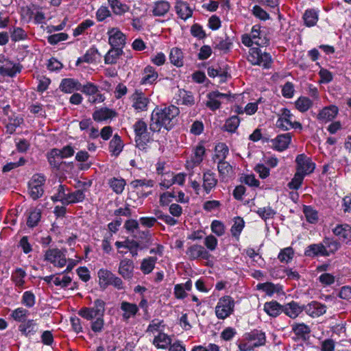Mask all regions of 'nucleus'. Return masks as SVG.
<instances>
[{
    "mask_svg": "<svg viewBox=\"0 0 351 351\" xmlns=\"http://www.w3.org/2000/svg\"><path fill=\"white\" fill-rule=\"evenodd\" d=\"M86 199L84 190H76L74 192L66 193V204H72L82 202Z\"/></svg>",
    "mask_w": 351,
    "mask_h": 351,
    "instance_id": "35",
    "label": "nucleus"
},
{
    "mask_svg": "<svg viewBox=\"0 0 351 351\" xmlns=\"http://www.w3.org/2000/svg\"><path fill=\"white\" fill-rule=\"evenodd\" d=\"M247 60L253 65H258L263 69H269L272 64V59L269 53L262 52L258 47L250 49Z\"/></svg>",
    "mask_w": 351,
    "mask_h": 351,
    "instance_id": "5",
    "label": "nucleus"
},
{
    "mask_svg": "<svg viewBox=\"0 0 351 351\" xmlns=\"http://www.w3.org/2000/svg\"><path fill=\"white\" fill-rule=\"evenodd\" d=\"M312 101L306 97H300L295 101V106L300 112L307 111L312 106Z\"/></svg>",
    "mask_w": 351,
    "mask_h": 351,
    "instance_id": "49",
    "label": "nucleus"
},
{
    "mask_svg": "<svg viewBox=\"0 0 351 351\" xmlns=\"http://www.w3.org/2000/svg\"><path fill=\"white\" fill-rule=\"evenodd\" d=\"M108 1L113 12L117 15H122L130 10V7L128 5L121 3L119 0Z\"/></svg>",
    "mask_w": 351,
    "mask_h": 351,
    "instance_id": "38",
    "label": "nucleus"
},
{
    "mask_svg": "<svg viewBox=\"0 0 351 351\" xmlns=\"http://www.w3.org/2000/svg\"><path fill=\"white\" fill-rule=\"evenodd\" d=\"M227 97L226 94L221 93L219 91L210 92L207 95L208 101L206 106L211 110L219 109L221 106L220 99Z\"/></svg>",
    "mask_w": 351,
    "mask_h": 351,
    "instance_id": "17",
    "label": "nucleus"
},
{
    "mask_svg": "<svg viewBox=\"0 0 351 351\" xmlns=\"http://www.w3.org/2000/svg\"><path fill=\"white\" fill-rule=\"evenodd\" d=\"M186 253L191 260H195L198 258L208 259L209 256L208 252L200 245H193L189 247Z\"/></svg>",
    "mask_w": 351,
    "mask_h": 351,
    "instance_id": "18",
    "label": "nucleus"
},
{
    "mask_svg": "<svg viewBox=\"0 0 351 351\" xmlns=\"http://www.w3.org/2000/svg\"><path fill=\"white\" fill-rule=\"evenodd\" d=\"M175 8L177 14L184 21L192 16L193 10L186 2L182 1L177 2Z\"/></svg>",
    "mask_w": 351,
    "mask_h": 351,
    "instance_id": "28",
    "label": "nucleus"
},
{
    "mask_svg": "<svg viewBox=\"0 0 351 351\" xmlns=\"http://www.w3.org/2000/svg\"><path fill=\"white\" fill-rule=\"evenodd\" d=\"M120 308L123 311V319L128 320L130 317H134L138 311V307L136 304L123 301L121 303Z\"/></svg>",
    "mask_w": 351,
    "mask_h": 351,
    "instance_id": "26",
    "label": "nucleus"
},
{
    "mask_svg": "<svg viewBox=\"0 0 351 351\" xmlns=\"http://www.w3.org/2000/svg\"><path fill=\"white\" fill-rule=\"evenodd\" d=\"M338 112V108L335 106H326L319 111L317 115V119L319 121L326 123L334 119Z\"/></svg>",
    "mask_w": 351,
    "mask_h": 351,
    "instance_id": "15",
    "label": "nucleus"
},
{
    "mask_svg": "<svg viewBox=\"0 0 351 351\" xmlns=\"http://www.w3.org/2000/svg\"><path fill=\"white\" fill-rule=\"evenodd\" d=\"M106 302L99 298L96 299L93 306L83 307L78 311V315L87 320H93L98 317H104L105 313Z\"/></svg>",
    "mask_w": 351,
    "mask_h": 351,
    "instance_id": "4",
    "label": "nucleus"
},
{
    "mask_svg": "<svg viewBox=\"0 0 351 351\" xmlns=\"http://www.w3.org/2000/svg\"><path fill=\"white\" fill-rule=\"evenodd\" d=\"M179 113V108L173 105L156 108L151 114L149 130L153 132H159L162 128L168 131L171 130L176 123Z\"/></svg>",
    "mask_w": 351,
    "mask_h": 351,
    "instance_id": "1",
    "label": "nucleus"
},
{
    "mask_svg": "<svg viewBox=\"0 0 351 351\" xmlns=\"http://www.w3.org/2000/svg\"><path fill=\"white\" fill-rule=\"evenodd\" d=\"M104 326V317H98L92 320L90 328L94 332L99 333L103 330Z\"/></svg>",
    "mask_w": 351,
    "mask_h": 351,
    "instance_id": "64",
    "label": "nucleus"
},
{
    "mask_svg": "<svg viewBox=\"0 0 351 351\" xmlns=\"http://www.w3.org/2000/svg\"><path fill=\"white\" fill-rule=\"evenodd\" d=\"M40 217L41 211L37 208L34 209L29 215L27 225L30 228L36 226L40 221Z\"/></svg>",
    "mask_w": 351,
    "mask_h": 351,
    "instance_id": "48",
    "label": "nucleus"
},
{
    "mask_svg": "<svg viewBox=\"0 0 351 351\" xmlns=\"http://www.w3.org/2000/svg\"><path fill=\"white\" fill-rule=\"evenodd\" d=\"M99 278V285L103 289H106L110 285L114 274L110 271L105 269H100L97 273Z\"/></svg>",
    "mask_w": 351,
    "mask_h": 351,
    "instance_id": "30",
    "label": "nucleus"
},
{
    "mask_svg": "<svg viewBox=\"0 0 351 351\" xmlns=\"http://www.w3.org/2000/svg\"><path fill=\"white\" fill-rule=\"evenodd\" d=\"M133 128L135 133L136 146L139 149L145 150L147 143L152 140L147 123L143 120L139 119L134 124Z\"/></svg>",
    "mask_w": 351,
    "mask_h": 351,
    "instance_id": "2",
    "label": "nucleus"
},
{
    "mask_svg": "<svg viewBox=\"0 0 351 351\" xmlns=\"http://www.w3.org/2000/svg\"><path fill=\"white\" fill-rule=\"evenodd\" d=\"M97 53V49L95 48L89 49L86 53L77 59L76 65H80L82 62L91 63L95 60V55Z\"/></svg>",
    "mask_w": 351,
    "mask_h": 351,
    "instance_id": "44",
    "label": "nucleus"
},
{
    "mask_svg": "<svg viewBox=\"0 0 351 351\" xmlns=\"http://www.w3.org/2000/svg\"><path fill=\"white\" fill-rule=\"evenodd\" d=\"M304 305L300 306L297 302L292 301L283 305L282 312L291 319L296 318L303 311Z\"/></svg>",
    "mask_w": 351,
    "mask_h": 351,
    "instance_id": "21",
    "label": "nucleus"
},
{
    "mask_svg": "<svg viewBox=\"0 0 351 351\" xmlns=\"http://www.w3.org/2000/svg\"><path fill=\"white\" fill-rule=\"evenodd\" d=\"M184 56L181 49L178 48H173L169 54L171 62L177 67L182 66L184 64Z\"/></svg>",
    "mask_w": 351,
    "mask_h": 351,
    "instance_id": "36",
    "label": "nucleus"
},
{
    "mask_svg": "<svg viewBox=\"0 0 351 351\" xmlns=\"http://www.w3.org/2000/svg\"><path fill=\"white\" fill-rule=\"evenodd\" d=\"M171 4L165 0H158L154 3L152 12L154 16H164L170 10Z\"/></svg>",
    "mask_w": 351,
    "mask_h": 351,
    "instance_id": "20",
    "label": "nucleus"
},
{
    "mask_svg": "<svg viewBox=\"0 0 351 351\" xmlns=\"http://www.w3.org/2000/svg\"><path fill=\"white\" fill-rule=\"evenodd\" d=\"M29 315V311L23 308L19 307L14 310L11 313V317L16 322L23 323L25 322L27 317Z\"/></svg>",
    "mask_w": 351,
    "mask_h": 351,
    "instance_id": "45",
    "label": "nucleus"
},
{
    "mask_svg": "<svg viewBox=\"0 0 351 351\" xmlns=\"http://www.w3.org/2000/svg\"><path fill=\"white\" fill-rule=\"evenodd\" d=\"M283 306L276 301L266 302L264 305V311L271 317H276L282 312Z\"/></svg>",
    "mask_w": 351,
    "mask_h": 351,
    "instance_id": "32",
    "label": "nucleus"
},
{
    "mask_svg": "<svg viewBox=\"0 0 351 351\" xmlns=\"http://www.w3.org/2000/svg\"><path fill=\"white\" fill-rule=\"evenodd\" d=\"M304 255L308 257L318 256H328L327 250L325 249L322 243L309 245L304 251Z\"/></svg>",
    "mask_w": 351,
    "mask_h": 351,
    "instance_id": "19",
    "label": "nucleus"
},
{
    "mask_svg": "<svg viewBox=\"0 0 351 351\" xmlns=\"http://www.w3.org/2000/svg\"><path fill=\"white\" fill-rule=\"evenodd\" d=\"M217 169L222 178L228 176L232 171V166L225 160L218 161Z\"/></svg>",
    "mask_w": 351,
    "mask_h": 351,
    "instance_id": "50",
    "label": "nucleus"
},
{
    "mask_svg": "<svg viewBox=\"0 0 351 351\" xmlns=\"http://www.w3.org/2000/svg\"><path fill=\"white\" fill-rule=\"evenodd\" d=\"M26 274L22 269H16L15 272L12 275V280L15 285L19 287H23L25 283L24 278Z\"/></svg>",
    "mask_w": 351,
    "mask_h": 351,
    "instance_id": "51",
    "label": "nucleus"
},
{
    "mask_svg": "<svg viewBox=\"0 0 351 351\" xmlns=\"http://www.w3.org/2000/svg\"><path fill=\"white\" fill-rule=\"evenodd\" d=\"M203 188L206 193H209L217 185V179L215 174L210 171H207L203 174Z\"/></svg>",
    "mask_w": 351,
    "mask_h": 351,
    "instance_id": "24",
    "label": "nucleus"
},
{
    "mask_svg": "<svg viewBox=\"0 0 351 351\" xmlns=\"http://www.w3.org/2000/svg\"><path fill=\"white\" fill-rule=\"evenodd\" d=\"M60 90L66 93H71L81 89V84L72 78L63 79L60 85Z\"/></svg>",
    "mask_w": 351,
    "mask_h": 351,
    "instance_id": "25",
    "label": "nucleus"
},
{
    "mask_svg": "<svg viewBox=\"0 0 351 351\" xmlns=\"http://www.w3.org/2000/svg\"><path fill=\"white\" fill-rule=\"evenodd\" d=\"M21 69L22 66L19 64H14L12 67L1 66L0 74L13 77L16 73L21 71Z\"/></svg>",
    "mask_w": 351,
    "mask_h": 351,
    "instance_id": "43",
    "label": "nucleus"
},
{
    "mask_svg": "<svg viewBox=\"0 0 351 351\" xmlns=\"http://www.w3.org/2000/svg\"><path fill=\"white\" fill-rule=\"evenodd\" d=\"M303 19L304 23L308 27L313 26L316 24L318 20L317 12L313 10H308L305 12Z\"/></svg>",
    "mask_w": 351,
    "mask_h": 351,
    "instance_id": "47",
    "label": "nucleus"
},
{
    "mask_svg": "<svg viewBox=\"0 0 351 351\" xmlns=\"http://www.w3.org/2000/svg\"><path fill=\"white\" fill-rule=\"evenodd\" d=\"M45 261L50 262L55 267H62L66 263L65 254L58 248L47 250L45 254Z\"/></svg>",
    "mask_w": 351,
    "mask_h": 351,
    "instance_id": "9",
    "label": "nucleus"
},
{
    "mask_svg": "<svg viewBox=\"0 0 351 351\" xmlns=\"http://www.w3.org/2000/svg\"><path fill=\"white\" fill-rule=\"evenodd\" d=\"M304 177L305 176H302V174H300V173L295 172L293 178L288 183L287 186L290 189L293 190L299 189L302 186Z\"/></svg>",
    "mask_w": 351,
    "mask_h": 351,
    "instance_id": "53",
    "label": "nucleus"
},
{
    "mask_svg": "<svg viewBox=\"0 0 351 351\" xmlns=\"http://www.w3.org/2000/svg\"><path fill=\"white\" fill-rule=\"evenodd\" d=\"M116 116V112L108 108H101L95 110L93 114V119L95 121L101 122L112 119Z\"/></svg>",
    "mask_w": 351,
    "mask_h": 351,
    "instance_id": "27",
    "label": "nucleus"
},
{
    "mask_svg": "<svg viewBox=\"0 0 351 351\" xmlns=\"http://www.w3.org/2000/svg\"><path fill=\"white\" fill-rule=\"evenodd\" d=\"M293 115L289 110L282 108L276 122L277 127L283 130H288L290 128L302 129V124L298 121H293Z\"/></svg>",
    "mask_w": 351,
    "mask_h": 351,
    "instance_id": "7",
    "label": "nucleus"
},
{
    "mask_svg": "<svg viewBox=\"0 0 351 351\" xmlns=\"http://www.w3.org/2000/svg\"><path fill=\"white\" fill-rule=\"evenodd\" d=\"M257 289L263 290L269 295H271L274 293L279 291L278 287L271 282L258 284Z\"/></svg>",
    "mask_w": 351,
    "mask_h": 351,
    "instance_id": "57",
    "label": "nucleus"
},
{
    "mask_svg": "<svg viewBox=\"0 0 351 351\" xmlns=\"http://www.w3.org/2000/svg\"><path fill=\"white\" fill-rule=\"evenodd\" d=\"M158 77V75L155 69L151 66H147L143 70L141 82L142 84H152Z\"/></svg>",
    "mask_w": 351,
    "mask_h": 351,
    "instance_id": "31",
    "label": "nucleus"
},
{
    "mask_svg": "<svg viewBox=\"0 0 351 351\" xmlns=\"http://www.w3.org/2000/svg\"><path fill=\"white\" fill-rule=\"evenodd\" d=\"M240 120L237 116H232L226 120L224 128L226 131L234 132L239 125Z\"/></svg>",
    "mask_w": 351,
    "mask_h": 351,
    "instance_id": "56",
    "label": "nucleus"
},
{
    "mask_svg": "<svg viewBox=\"0 0 351 351\" xmlns=\"http://www.w3.org/2000/svg\"><path fill=\"white\" fill-rule=\"evenodd\" d=\"M80 90L90 97L92 95L97 93V92L99 90V88L93 83L87 82L86 84H81V89Z\"/></svg>",
    "mask_w": 351,
    "mask_h": 351,
    "instance_id": "63",
    "label": "nucleus"
},
{
    "mask_svg": "<svg viewBox=\"0 0 351 351\" xmlns=\"http://www.w3.org/2000/svg\"><path fill=\"white\" fill-rule=\"evenodd\" d=\"M244 221L241 217H238L234 219V224L230 230L233 237H239L244 228Z\"/></svg>",
    "mask_w": 351,
    "mask_h": 351,
    "instance_id": "55",
    "label": "nucleus"
},
{
    "mask_svg": "<svg viewBox=\"0 0 351 351\" xmlns=\"http://www.w3.org/2000/svg\"><path fill=\"white\" fill-rule=\"evenodd\" d=\"M291 328L295 335L302 338H305L311 332L309 326L303 323L293 324Z\"/></svg>",
    "mask_w": 351,
    "mask_h": 351,
    "instance_id": "42",
    "label": "nucleus"
},
{
    "mask_svg": "<svg viewBox=\"0 0 351 351\" xmlns=\"http://www.w3.org/2000/svg\"><path fill=\"white\" fill-rule=\"evenodd\" d=\"M256 213L262 219L265 220L272 218L276 215L274 210H273L269 206L259 208Z\"/></svg>",
    "mask_w": 351,
    "mask_h": 351,
    "instance_id": "62",
    "label": "nucleus"
},
{
    "mask_svg": "<svg viewBox=\"0 0 351 351\" xmlns=\"http://www.w3.org/2000/svg\"><path fill=\"white\" fill-rule=\"evenodd\" d=\"M255 41L254 44L259 47H264L269 44V40L263 36L261 31V26L255 25L252 27L249 34Z\"/></svg>",
    "mask_w": 351,
    "mask_h": 351,
    "instance_id": "22",
    "label": "nucleus"
},
{
    "mask_svg": "<svg viewBox=\"0 0 351 351\" xmlns=\"http://www.w3.org/2000/svg\"><path fill=\"white\" fill-rule=\"evenodd\" d=\"M66 186L64 185L60 184L58 189L57 193L51 197V199L53 202L60 201L63 204H66Z\"/></svg>",
    "mask_w": 351,
    "mask_h": 351,
    "instance_id": "58",
    "label": "nucleus"
},
{
    "mask_svg": "<svg viewBox=\"0 0 351 351\" xmlns=\"http://www.w3.org/2000/svg\"><path fill=\"white\" fill-rule=\"evenodd\" d=\"M108 43L112 47H121L123 49L125 45L126 36L117 27L109 28L107 32Z\"/></svg>",
    "mask_w": 351,
    "mask_h": 351,
    "instance_id": "11",
    "label": "nucleus"
},
{
    "mask_svg": "<svg viewBox=\"0 0 351 351\" xmlns=\"http://www.w3.org/2000/svg\"><path fill=\"white\" fill-rule=\"evenodd\" d=\"M45 181V176L41 173L34 174L32 177L28 182V193L32 199L36 200L43 196Z\"/></svg>",
    "mask_w": 351,
    "mask_h": 351,
    "instance_id": "6",
    "label": "nucleus"
},
{
    "mask_svg": "<svg viewBox=\"0 0 351 351\" xmlns=\"http://www.w3.org/2000/svg\"><path fill=\"white\" fill-rule=\"evenodd\" d=\"M293 254L292 247H286L280 251L278 258L282 263H288L293 258Z\"/></svg>",
    "mask_w": 351,
    "mask_h": 351,
    "instance_id": "59",
    "label": "nucleus"
},
{
    "mask_svg": "<svg viewBox=\"0 0 351 351\" xmlns=\"http://www.w3.org/2000/svg\"><path fill=\"white\" fill-rule=\"evenodd\" d=\"M303 213L306 220L311 223H315L318 219L317 213L310 206H304Z\"/></svg>",
    "mask_w": 351,
    "mask_h": 351,
    "instance_id": "54",
    "label": "nucleus"
},
{
    "mask_svg": "<svg viewBox=\"0 0 351 351\" xmlns=\"http://www.w3.org/2000/svg\"><path fill=\"white\" fill-rule=\"evenodd\" d=\"M304 309L308 316L315 318L325 314L327 306L317 301H312L306 305H304Z\"/></svg>",
    "mask_w": 351,
    "mask_h": 351,
    "instance_id": "12",
    "label": "nucleus"
},
{
    "mask_svg": "<svg viewBox=\"0 0 351 351\" xmlns=\"http://www.w3.org/2000/svg\"><path fill=\"white\" fill-rule=\"evenodd\" d=\"M296 172L304 176L311 174L315 168V164L305 154H299L295 158Z\"/></svg>",
    "mask_w": 351,
    "mask_h": 351,
    "instance_id": "8",
    "label": "nucleus"
},
{
    "mask_svg": "<svg viewBox=\"0 0 351 351\" xmlns=\"http://www.w3.org/2000/svg\"><path fill=\"white\" fill-rule=\"evenodd\" d=\"M27 35L26 32L21 27H15L11 32V39L14 42H18L26 39Z\"/></svg>",
    "mask_w": 351,
    "mask_h": 351,
    "instance_id": "61",
    "label": "nucleus"
},
{
    "mask_svg": "<svg viewBox=\"0 0 351 351\" xmlns=\"http://www.w3.org/2000/svg\"><path fill=\"white\" fill-rule=\"evenodd\" d=\"M19 330L25 337H31L36 333L38 327L34 320L28 319L19 325Z\"/></svg>",
    "mask_w": 351,
    "mask_h": 351,
    "instance_id": "29",
    "label": "nucleus"
},
{
    "mask_svg": "<svg viewBox=\"0 0 351 351\" xmlns=\"http://www.w3.org/2000/svg\"><path fill=\"white\" fill-rule=\"evenodd\" d=\"M36 298L34 294L30 291H25L22 295L21 303L27 308H32L34 306Z\"/></svg>",
    "mask_w": 351,
    "mask_h": 351,
    "instance_id": "52",
    "label": "nucleus"
},
{
    "mask_svg": "<svg viewBox=\"0 0 351 351\" xmlns=\"http://www.w3.org/2000/svg\"><path fill=\"white\" fill-rule=\"evenodd\" d=\"M156 261L157 258L154 256L144 258L141 263L140 269L144 274H149L154 270Z\"/></svg>",
    "mask_w": 351,
    "mask_h": 351,
    "instance_id": "37",
    "label": "nucleus"
},
{
    "mask_svg": "<svg viewBox=\"0 0 351 351\" xmlns=\"http://www.w3.org/2000/svg\"><path fill=\"white\" fill-rule=\"evenodd\" d=\"M245 339L251 341L254 346L258 347L265 343V335L261 330H254L245 335Z\"/></svg>",
    "mask_w": 351,
    "mask_h": 351,
    "instance_id": "23",
    "label": "nucleus"
},
{
    "mask_svg": "<svg viewBox=\"0 0 351 351\" xmlns=\"http://www.w3.org/2000/svg\"><path fill=\"white\" fill-rule=\"evenodd\" d=\"M123 53V49L121 47H112L105 56L104 62L107 64H116L120 56Z\"/></svg>",
    "mask_w": 351,
    "mask_h": 351,
    "instance_id": "33",
    "label": "nucleus"
},
{
    "mask_svg": "<svg viewBox=\"0 0 351 351\" xmlns=\"http://www.w3.org/2000/svg\"><path fill=\"white\" fill-rule=\"evenodd\" d=\"M110 187L116 194H121L126 185L125 180L122 178H112L108 180Z\"/></svg>",
    "mask_w": 351,
    "mask_h": 351,
    "instance_id": "34",
    "label": "nucleus"
},
{
    "mask_svg": "<svg viewBox=\"0 0 351 351\" xmlns=\"http://www.w3.org/2000/svg\"><path fill=\"white\" fill-rule=\"evenodd\" d=\"M322 243L325 249L327 250L328 256L335 253L341 247V244L338 241L327 237L324 238Z\"/></svg>",
    "mask_w": 351,
    "mask_h": 351,
    "instance_id": "40",
    "label": "nucleus"
},
{
    "mask_svg": "<svg viewBox=\"0 0 351 351\" xmlns=\"http://www.w3.org/2000/svg\"><path fill=\"white\" fill-rule=\"evenodd\" d=\"M292 135L291 133H285L278 135L271 141L273 147L279 152L287 149L291 141Z\"/></svg>",
    "mask_w": 351,
    "mask_h": 351,
    "instance_id": "16",
    "label": "nucleus"
},
{
    "mask_svg": "<svg viewBox=\"0 0 351 351\" xmlns=\"http://www.w3.org/2000/svg\"><path fill=\"white\" fill-rule=\"evenodd\" d=\"M123 145L121 137L117 134H114L112 139L110 142L109 149L110 151L114 156H118L122 151Z\"/></svg>",
    "mask_w": 351,
    "mask_h": 351,
    "instance_id": "39",
    "label": "nucleus"
},
{
    "mask_svg": "<svg viewBox=\"0 0 351 351\" xmlns=\"http://www.w3.org/2000/svg\"><path fill=\"white\" fill-rule=\"evenodd\" d=\"M332 232L341 242L351 245V226L348 223L339 224L332 229Z\"/></svg>",
    "mask_w": 351,
    "mask_h": 351,
    "instance_id": "13",
    "label": "nucleus"
},
{
    "mask_svg": "<svg viewBox=\"0 0 351 351\" xmlns=\"http://www.w3.org/2000/svg\"><path fill=\"white\" fill-rule=\"evenodd\" d=\"M215 158L219 160H225L228 154L229 149L228 146L223 143H218L215 148Z\"/></svg>",
    "mask_w": 351,
    "mask_h": 351,
    "instance_id": "46",
    "label": "nucleus"
},
{
    "mask_svg": "<svg viewBox=\"0 0 351 351\" xmlns=\"http://www.w3.org/2000/svg\"><path fill=\"white\" fill-rule=\"evenodd\" d=\"M235 301L230 295L220 298L215 306V315L219 319H225L233 314L234 311Z\"/></svg>",
    "mask_w": 351,
    "mask_h": 351,
    "instance_id": "3",
    "label": "nucleus"
},
{
    "mask_svg": "<svg viewBox=\"0 0 351 351\" xmlns=\"http://www.w3.org/2000/svg\"><path fill=\"white\" fill-rule=\"evenodd\" d=\"M94 22L92 20L86 19L82 21L78 26L73 30V36H77L85 32L88 27L93 26Z\"/></svg>",
    "mask_w": 351,
    "mask_h": 351,
    "instance_id": "60",
    "label": "nucleus"
},
{
    "mask_svg": "<svg viewBox=\"0 0 351 351\" xmlns=\"http://www.w3.org/2000/svg\"><path fill=\"white\" fill-rule=\"evenodd\" d=\"M153 343L158 348L165 349L171 346V338L165 333H159L154 339Z\"/></svg>",
    "mask_w": 351,
    "mask_h": 351,
    "instance_id": "41",
    "label": "nucleus"
},
{
    "mask_svg": "<svg viewBox=\"0 0 351 351\" xmlns=\"http://www.w3.org/2000/svg\"><path fill=\"white\" fill-rule=\"evenodd\" d=\"M134 265L132 260L123 258L119 263L118 273L125 280H130L134 276Z\"/></svg>",
    "mask_w": 351,
    "mask_h": 351,
    "instance_id": "14",
    "label": "nucleus"
},
{
    "mask_svg": "<svg viewBox=\"0 0 351 351\" xmlns=\"http://www.w3.org/2000/svg\"><path fill=\"white\" fill-rule=\"evenodd\" d=\"M132 106L137 112L147 111L150 99L141 91L136 90L131 96Z\"/></svg>",
    "mask_w": 351,
    "mask_h": 351,
    "instance_id": "10",
    "label": "nucleus"
}]
</instances>
